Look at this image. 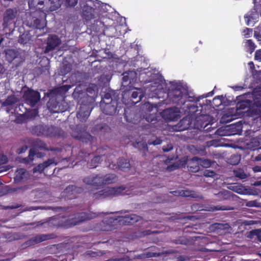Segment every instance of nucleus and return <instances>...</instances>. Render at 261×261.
I'll return each mask as SVG.
<instances>
[{"instance_id":"obj_30","label":"nucleus","mask_w":261,"mask_h":261,"mask_svg":"<svg viewBox=\"0 0 261 261\" xmlns=\"http://www.w3.org/2000/svg\"><path fill=\"white\" fill-rule=\"evenodd\" d=\"M164 136L151 135L147 141H148V145H159L162 144L164 140Z\"/></svg>"},{"instance_id":"obj_8","label":"nucleus","mask_w":261,"mask_h":261,"mask_svg":"<svg viewBox=\"0 0 261 261\" xmlns=\"http://www.w3.org/2000/svg\"><path fill=\"white\" fill-rule=\"evenodd\" d=\"M124 109V115L125 120L134 124H139L141 121H143L144 118H141V115L138 112V109L132 106Z\"/></svg>"},{"instance_id":"obj_22","label":"nucleus","mask_w":261,"mask_h":261,"mask_svg":"<svg viewBox=\"0 0 261 261\" xmlns=\"http://www.w3.org/2000/svg\"><path fill=\"white\" fill-rule=\"evenodd\" d=\"M17 15V10L16 8H9L7 9L4 15V27H7L9 25V21L14 20L16 18Z\"/></svg>"},{"instance_id":"obj_32","label":"nucleus","mask_w":261,"mask_h":261,"mask_svg":"<svg viewBox=\"0 0 261 261\" xmlns=\"http://www.w3.org/2000/svg\"><path fill=\"white\" fill-rule=\"evenodd\" d=\"M32 148H36L37 150L39 149L41 150H55L54 149L51 148H48L47 145L43 141L38 140V139L34 143V147Z\"/></svg>"},{"instance_id":"obj_24","label":"nucleus","mask_w":261,"mask_h":261,"mask_svg":"<svg viewBox=\"0 0 261 261\" xmlns=\"http://www.w3.org/2000/svg\"><path fill=\"white\" fill-rule=\"evenodd\" d=\"M82 17L87 21L95 18V9L92 7L85 5L83 8Z\"/></svg>"},{"instance_id":"obj_28","label":"nucleus","mask_w":261,"mask_h":261,"mask_svg":"<svg viewBox=\"0 0 261 261\" xmlns=\"http://www.w3.org/2000/svg\"><path fill=\"white\" fill-rule=\"evenodd\" d=\"M101 179L103 186L116 182L118 180V177L114 173H108L101 176Z\"/></svg>"},{"instance_id":"obj_20","label":"nucleus","mask_w":261,"mask_h":261,"mask_svg":"<svg viewBox=\"0 0 261 261\" xmlns=\"http://www.w3.org/2000/svg\"><path fill=\"white\" fill-rule=\"evenodd\" d=\"M132 142V145L134 148L138 149L140 152H142L144 155H145L146 153L148 151V147L147 142L144 139H137L135 141H131Z\"/></svg>"},{"instance_id":"obj_35","label":"nucleus","mask_w":261,"mask_h":261,"mask_svg":"<svg viewBox=\"0 0 261 261\" xmlns=\"http://www.w3.org/2000/svg\"><path fill=\"white\" fill-rule=\"evenodd\" d=\"M34 156H35V153H34L33 150H30L29 156L20 158L19 162L26 165H30L33 162Z\"/></svg>"},{"instance_id":"obj_27","label":"nucleus","mask_w":261,"mask_h":261,"mask_svg":"<svg viewBox=\"0 0 261 261\" xmlns=\"http://www.w3.org/2000/svg\"><path fill=\"white\" fill-rule=\"evenodd\" d=\"M188 170L192 173H197L200 170V165L198 162V157L194 156L189 161L188 164Z\"/></svg>"},{"instance_id":"obj_39","label":"nucleus","mask_w":261,"mask_h":261,"mask_svg":"<svg viewBox=\"0 0 261 261\" xmlns=\"http://www.w3.org/2000/svg\"><path fill=\"white\" fill-rule=\"evenodd\" d=\"M110 127L106 123H98V120L95 123V129L94 130H109Z\"/></svg>"},{"instance_id":"obj_59","label":"nucleus","mask_w":261,"mask_h":261,"mask_svg":"<svg viewBox=\"0 0 261 261\" xmlns=\"http://www.w3.org/2000/svg\"><path fill=\"white\" fill-rule=\"evenodd\" d=\"M8 162V158L6 155L0 154V166L5 164Z\"/></svg>"},{"instance_id":"obj_5","label":"nucleus","mask_w":261,"mask_h":261,"mask_svg":"<svg viewBox=\"0 0 261 261\" xmlns=\"http://www.w3.org/2000/svg\"><path fill=\"white\" fill-rule=\"evenodd\" d=\"M143 96L142 89L133 87L128 90L126 89L124 90L122 101L125 106H134L141 101Z\"/></svg>"},{"instance_id":"obj_16","label":"nucleus","mask_w":261,"mask_h":261,"mask_svg":"<svg viewBox=\"0 0 261 261\" xmlns=\"http://www.w3.org/2000/svg\"><path fill=\"white\" fill-rule=\"evenodd\" d=\"M117 105V100H114L110 103H100V108L103 114L113 115L116 112Z\"/></svg>"},{"instance_id":"obj_38","label":"nucleus","mask_w":261,"mask_h":261,"mask_svg":"<svg viewBox=\"0 0 261 261\" xmlns=\"http://www.w3.org/2000/svg\"><path fill=\"white\" fill-rule=\"evenodd\" d=\"M31 40V36L29 33H24L19 37L18 42L22 44L28 43Z\"/></svg>"},{"instance_id":"obj_23","label":"nucleus","mask_w":261,"mask_h":261,"mask_svg":"<svg viewBox=\"0 0 261 261\" xmlns=\"http://www.w3.org/2000/svg\"><path fill=\"white\" fill-rule=\"evenodd\" d=\"M29 178V173L24 168H19L15 171L14 181L19 183L25 181Z\"/></svg>"},{"instance_id":"obj_46","label":"nucleus","mask_w":261,"mask_h":261,"mask_svg":"<svg viewBox=\"0 0 261 261\" xmlns=\"http://www.w3.org/2000/svg\"><path fill=\"white\" fill-rule=\"evenodd\" d=\"M233 209L231 207L227 205H217L212 207L213 211H229Z\"/></svg>"},{"instance_id":"obj_31","label":"nucleus","mask_w":261,"mask_h":261,"mask_svg":"<svg viewBox=\"0 0 261 261\" xmlns=\"http://www.w3.org/2000/svg\"><path fill=\"white\" fill-rule=\"evenodd\" d=\"M244 46L247 53L251 54L255 48L256 45L252 39H247L244 41Z\"/></svg>"},{"instance_id":"obj_63","label":"nucleus","mask_w":261,"mask_h":261,"mask_svg":"<svg viewBox=\"0 0 261 261\" xmlns=\"http://www.w3.org/2000/svg\"><path fill=\"white\" fill-rule=\"evenodd\" d=\"M213 103L216 106L218 107L222 103L221 100L219 98L215 97L213 100Z\"/></svg>"},{"instance_id":"obj_37","label":"nucleus","mask_w":261,"mask_h":261,"mask_svg":"<svg viewBox=\"0 0 261 261\" xmlns=\"http://www.w3.org/2000/svg\"><path fill=\"white\" fill-rule=\"evenodd\" d=\"M215 196L218 198V201H222L224 200L229 199L230 198V192L227 190H224L215 194Z\"/></svg>"},{"instance_id":"obj_53","label":"nucleus","mask_w":261,"mask_h":261,"mask_svg":"<svg viewBox=\"0 0 261 261\" xmlns=\"http://www.w3.org/2000/svg\"><path fill=\"white\" fill-rule=\"evenodd\" d=\"M90 153L85 152L84 150H81L79 153V157L81 158V161H86V158L89 157Z\"/></svg>"},{"instance_id":"obj_44","label":"nucleus","mask_w":261,"mask_h":261,"mask_svg":"<svg viewBox=\"0 0 261 261\" xmlns=\"http://www.w3.org/2000/svg\"><path fill=\"white\" fill-rule=\"evenodd\" d=\"M242 132H215V134L221 136H231L236 134L241 135L242 134Z\"/></svg>"},{"instance_id":"obj_48","label":"nucleus","mask_w":261,"mask_h":261,"mask_svg":"<svg viewBox=\"0 0 261 261\" xmlns=\"http://www.w3.org/2000/svg\"><path fill=\"white\" fill-rule=\"evenodd\" d=\"M191 208L193 213H195L198 211L203 210V206L198 203L193 204V205H191Z\"/></svg>"},{"instance_id":"obj_54","label":"nucleus","mask_w":261,"mask_h":261,"mask_svg":"<svg viewBox=\"0 0 261 261\" xmlns=\"http://www.w3.org/2000/svg\"><path fill=\"white\" fill-rule=\"evenodd\" d=\"M173 149V145L172 144H168L166 145H164L162 147V150L164 152H167L169 151L172 150Z\"/></svg>"},{"instance_id":"obj_18","label":"nucleus","mask_w":261,"mask_h":261,"mask_svg":"<svg viewBox=\"0 0 261 261\" xmlns=\"http://www.w3.org/2000/svg\"><path fill=\"white\" fill-rule=\"evenodd\" d=\"M61 43V40L56 35H49L47 38V46L45 53H47L55 49Z\"/></svg>"},{"instance_id":"obj_3","label":"nucleus","mask_w":261,"mask_h":261,"mask_svg":"<svg viewBox=\"0 0 261 261\" xmlns=\"http://www.w3.org/2000/svg\"><path fill=\"white\" fill-rule=\"evenodd\" d=\"M59 219V227L69 228L77 225L81 222H85L95 217V214L91 213L81 212L74 215L73 217L57 216Z\"/></svg>"},{"instance_id":"obj_12","label":"nucleus","mask_w":261,"mask_h":261,"mask_svg":"<svg viewBox=\"0 0 261 261\" xmlns=\"http://www.w3.org/2000/svg\"><path fill=\"white\" fill-rule=\"evenodd\" d=\"M119 225L116 217H108L105 218L98 224V228L102 231H111L116 229Z\"/></svg>"},{"instance_id":"obj_41","label":"nucleus","mask_w":261,"mask_h":261,"mask_svg":"<svg viewBox=\"0 0 261 261\" xmlns=\"http://www.w3.org/2000/svg\"><path fill=\"white\" fill-rule=\"evenodd\" d=\"M114 100H117L115 98L112 97V94L110 92L106 93L102 97L100 103H110Z\"/></svg>"},{"instance_id":"obj_62","label":"nucleus","mask_w":261,"mask_h":261,"mask_svg":"<svg viewBox=\"0 0 261 261\" xmlns=\"http://www.w3.org/2000/svg\"><path fill=\"white\" fill-rule=\"evenodd\" d=\"M28 149V146L26 145L22 146L16 150L18 154H21L24 152Z\"/></svg>"},{"instance_id":"obj_60","label":"nucleus","mask_w":261,"mask_h":261,"mask_svg":"<svg viewBox=\"0 0 261 261\" xmlns=\"http://www.w3.org/2000/svg\"><path fill=\"white\" fill-rule=\"evenodd\" d=\"M99 253H100V252H94L91 250L87 251L86 252V254L90 257H96L99 255Z\"/></svg>"},{"instance_id":"obj_7","label":"nucleus","mask_w":261,"mask_h":261,"mask_svg":"<svg viewBox=\"0 0 261 261\" xmlns=\"http://www.w3.org/2000/svg\"><path fill=\"white\" fill-rule=\"evenodd\" d=\"M250 114L261 119V88H255L251 93Z\"/></svg>"},{"instance_id":"obj_50","label":"nucleus","mask_w":261,"mask_h":261,"mask_svg":"<svg viewBox=\"0 0 261 261\" xmlns=\"http://www.w3.org/2000/svg\"><path fill=\"white\" fill-rule=\"evenodd\" d=\"M145 256L146 258H149L151 257H156L161 256L162 254V253H157V252H145Z\"/></svg>"},{"instance_id":"obj_52","label":"nucleus","mask_w":261,"mask_h":261,"mask_svg":"<svg viewBox=\"0 0 261 261\" xmlns=\"http://www.w3.org/2000/svg\"><path fill=\"white\" fill-rule=\"evenodd\" d=\"M254 37L257 41L261 43V28H257L255 29Z\"/></svg>"},{"instance_id":"obj_25","label":"nucleus","mask_w":261,"mask_h":261,"mask_svg":"<svg viewBox=\"0 0 261 261\" xmlns=\"http://www.w3.org/2000/svg\"><path fill=\"white\" fill-rule=\"evenodd\" d=\"M137 80V73L133 71H128L123 74L122 85L126 86L125 84L128 82V84H131Z\"/></svg>"},{"instance_id":"obj_40","label":"nucleus","mask_w":261,"mask_h":261,"mask_svg":"<svg viewBox=\"0 0 261 261\" xmlns=\"http://www.w3.org/2000/svg\"><path fill=\"white\" fill-rule=\"evenodd\" d=\"M172 242L175 244H180L188 245L190 243V241L184 236L176 238Z\"/></svg>"},{"instance_id":"obj_33","label":"nucleus","mask_w":261,"mask_h":261,"mask_svg":"<svg viewBox=\"0 0 261 261\" xmlns=\"http://www.w3.org/2000/svg\"><path fill=\"white\" fill-rule=\"evenodd\" d=\"M18 101L17 97L14 95L11 94L8 96L5 101L2 102V107H9L12 106Z\"/></svg>"},{"instance_id":"obj_17","label":"nucleus","mask_w":261,"mask_h":261,"mask_svg":"<svg viewBox=\"0 0 261 261\" xmlns=\"http://www.w3.org/2000/svg\"><path fill=\"white\" fill-rule=\"evenodd\" d=\"M83 181L86 185L98 188L103 186L101 176L100 174L87 176L83 178Z\"/></svg>"},{"instance_id":"obj_42","label":"nucleus","mask_w":261,"mask_h":261,"mask_svg":"<svg viewBox=\"0 0 261 261\" xmlns=\"http://www.w3.org/2000/svg\"><path fill=\"white\" fill-rule=\"evenodd\" d=\"M37 130H60L58 128L51 126L49 127L48 126L46 125L44 123H40L36 127Z\"/></svg>"},{"instance_id":"obj_15","label":"nucleus","mask_w":261,"mask_h":261,"mask_svg":"<svg viewBox=\"0 0 261 261\" xmlns=\"http://www.w3.org/2000/svg\"><path fill=\"white\" fill-rule=\"evenodd\" d=\"M119 225H133L136 222L139 221L140 217L136 214H130L123 216H117L116 217Z\"/></svg>"},{"instance_id":"obj_55","label":"nucleus","mask_w":261,"mask_h":261,"mask_svg":"<svg viewBox=\"0 0 261 261\" xmlns=\"http://www.w3.org/2000/svg\"><path fill=\"white\" fill-rule=\"evenodd\" d=\"M245 21L247 25H249L253 23L254 21L251 15H246L245 17Z\"/></svg>"},{"instance_id":"obj_4","label":"nucleus","mask_w":261,"mask_h":261,"mask_svg":"<svg viewBox=\"0 0 261 261\" xmlns=\"http://www.w3.org/2000/svg\"><path fill=\"white\" fill-rule=\"evenodd\" d=\"M129 194L130 193L126 190V188L124 186L108 187L93 194L92 198L95 199H104Z\"/></svg>"},{"instance_id":"obj_57","label":"nucleus","mask_w":261,"mask_h":261,"mask_svg":"<svg viewBox=\"0 0 261 261\" xmlns=\"http://www.w3.org/2000/svg\"><path fill=\"white\" fill-rule=\"evenodd\" d=\"M254 60L261 62V49H257L254 54Z\"/></svg>"},{"instance_id":"obj_47","label":"nucleus","mask_w":261,"mask_h":261,"mask_svg":"<svg viewBox=\"0 0 261 261\" xmlns=\"http://www.w3.org/2000/svg\"><path fill=\"white\" fill-rule=\"evenodd\" d=\"M180 165L178 162H175L172 165H170L167 167V171L168 172H172L180 168Z\"/></svg>"},{"instance_id":"obj_49","label":"nucleus","mask_w":261,"mask_h":261,"mask_svg":"<svg viewBox=\"0 0 261 261\" xmlns=\"http://www.w3.org/2000/svg\"><path fill=\"white\" fill-rule=\"evenodd\" d=\"M251 236H256L259 242L261 243V231L259 229L252 230L250 231Z\"/></svg>"},{"instance_id":"obj_26","label":"nucleus","mask_w":261,"mask_h":261,"mask_svg":"<svg viewBox=\"0 0 261 261\" xmlns=\"http://www.w3.org/2000/svg\"><path fill=\"white\" fill-rule=\"evenodd\" d=\"M77 135L74 136V138L78 140L85 143L91 142L95 139L88 132H76Z\"/></svg>"},{"instance_id":"obj_43","label":"nucleus","mask_w":261,"mask_h":261,"mask_svg":"<svg viewBox=\"0 0 261 261\" xmlns=\"http://www.w3.org/2000/svg\"><path fill=\"white\" fill-rule=\"evenodd\" d=\"M198 162L200 165V166H201L203 168H208L211 166L213 162L208 159H202L201 158H198Z\"/></svg>"},{"instance_id":"obj_19","label":"nucleus","mask_w":261,"mask_h":261,"mask_svg":"<svg viewBox=\"0 0 261 261\" xmlns=\"http://www.w3.org/2000/svg\"><path fill=\"white\" fill-rule=\"evenodd\" d=\"M171 193L175 195H178L182 197L203 199V196L202 195H200L198 193L191 190H181L178 191H174L171 192Z\"/></svg>"},{"instance_id":"obj_9","label":"nucleus","mask_w":261,"mask_h":261,"mask_svg":"<svg viewBox=\"0 0 261 261\" xmlns=\"http://www.w3.org/2000/svg\"><path fill=\"white\" fill-rule=\"evenodd\" d=\"M40 93L38 91L31 89L24 91L22 95V98L25 103L32 107H34L40 101Z\"/></svg>"},{"instance_id":"obj_11","label":"nucleus","mask_w":261,"mask_h":261,"mask_svg":"<svg viewBox=\"0 0 261 261\" xmlns=\"http://www.w3.org/2000/svg\"><path fill=\"white\" fill-rule=\"evenodd\" d=\"M57 237L55 233L43 234L33 237L24 243L23 245L25 247H30L35 245L38 243H41L43 241L55 239Z\"/></svg>"},{"instance_id":"obj_6","label":"nucleus","mask_w":261,"mask_h":261,"mask_svg":"<svg viewBox=\"0 0 261 261\" xmlns=\"http://www.w3.org/2000/svg\"><path fill=\"white\" fill-rule=\"evenodd\" d=\"M97 152L99 155L94 156L90 162H88V166L90 168H95L98 167L104 159L105 162H108L110 164V162L114 157V155L110 153V149L108 146L103 147L99 148L97 149Z\"/></svg>"},{"instance_id":"obj_14","label":"nucleus","mask_w":261,"mask_h":261,"mask_svg":"<svg viewBox=\"0 0 261 261\" xmlns=\"http://www.w3.org/2000/svg\"><path fill=\"white\" fill-rule=\"evenodd\" d=\"M91 111L89 104L81 103L76 115L77 119L82 123H85L90 115Z\"/></svg>"},{"instance_id":"obj_21","label":"nucleus","mask_w":261,"mask_h":261,"mask_svg":"<svg viewBox=\"0 0 261 261\" xmlns=\"http://www.w3.org/2000/svg\"><path fill=\"white\" fill-rule=\"evenodd\" d=\"M57 163L55 159H49L47 161L43 162L42 163L39 164L33 168L34 173H42L44 171V169L48 167L55 166Z\"/></svg>"},{"instance_id":"obj_2","label":"nucleus","mask_w":261,"mask_h":261,"mask_svg":"<svg viewBox=\"0 0 261 261\" xmlns=\"http://www.w3.org/2000/svg\"><path fill=\"white\" fill-rule=\"evenodd\" d=\"M31 4L29 1V5L31 11L26 13V17L23 23L30 28L36 29L37 37L44 36L49 32L48 28L46 27V14L42 10L43 8L32 9Z\"/></svg>"},{"instance_id":"obj_36","label":"nucleus","mask_w":261,"mask_h":261,"mask_svg":"<svg viewBox=\"0 0 261 261\" xmlns=\"http://www.w3.org/2000/svg\"><path fill=\"white\" fill-rule=\"evenodd\" d=\"M233 175L235 177L241 179H244L248 177L247 174L245 172L243 169L238 168L233 170Z\"/></svg>"},{"instance_id":"obj_56","label":"nucleus","mask_w":261,"mask_h":261,"mask_svg":"<svg viewBox=\"0 0 261 261\" xmlns=\"http://www.w3.org/2000/svg\"><path fill=\"white\" fill-rule=\"evenodd\" d=\"M252 34V29L246 28L244 31V36L246 38H248L251 36Z\"/></svg>"},{"instance_id":"obj_64","label":"nucleus","mask_w":261,"mask_h":261,"mask_svg":"<svg viewBox=\"0 0 261 261\" xmlns=\"http://www.w3.org/2000/svg\"><path fill=\"white\" fill-rule=\"evenodd\" d=\"M105 261H128V259L126 257H122L118 258L109 259Z\"/></svg>"},{"instance_id":"obj_34","label":"nucleus","mask_w":261,"mask_h":261,"mask_svg":"<svg viewBox=\"0 0 261 261\" xmlns=\"http://www.w3.org/2000/svg\"><path fill=\"white\" fill-rule=\"evenodd\" d=\"M142 118H144L143 121H144L145 120L149 123L148 124L145 126L144 128L146 129H150L151 128V125H154L157 121L156 116L153 114H149L146 116L145 118L143 117Z\"/></svg>"},{"instance_id":"obj_58","label":"nucleus","mask_w":261,"mask_h":261,"mask_svg":"<svg viewBox=\"0 0 261 261\" xmlns=\"http://www.w3.org/2000/svg\"><path fill=\"white\" fill-rule=\"evenodd\" d=\"M77 3V0H65V4L68 7H74Z\"/></svg>"},{"instance_id":"obj_51","label":"nucleus","mask_w":261,"mask_h":261,"mask_svg":"<svg viewBox=\"0 0 261 261\" xmlns=\"http://www.w3.org/2000/svg\"><path fill=\"white\" fill-rule=\"evenodd\" d=\"M83 86L81 85H79L77 86L73 91V95L74 96H80L81 94H82L83 93Z\"/></svg>"},{"instance_id":"obj_61","label":"nucleus","mask_w":261,"mask_h":261,"mask_svg":"<svg viewBox=\"0 0 261 261\" xmlns=\"http://www.w3.org/2000/svg\"><path fill=\"white\" fill-rule=\"evenodd\" d=\"M30 150H33L34 153H35V155H36L37 158H42L45 155L44 153L39 152L38 150L36 148H31Z\"/></svg>"},{"instance_id":"obj_45","label":"nucleus","mask_w":261,"mask_h":261,"mask_svg":"<svg viewBox=\"0 0 261 261\" xmlns=\"http://www.w3.org/2000/svg\"><path fill=\"white\" fill-rule=\"evenodd\" d=\"M59 219L57 216L52 217L48 222L49 226L56 228H59Z\"/></svg>"},{"instance_id":"obj_1","label":"nucleus","mask_w":261,"mask_h":261,"mask_svg":"<svg viewBox=\"0 0 261 261\" xmlns=\"http://www.w3.org/2000/svg\"><path fill=\"white\" fill-rule=\"evenodd\" d=\"M204 97L190 95L181 86L173 85L168 89L167 100L169 103L176 104L174 107L165 109L162 113V117L167 121H177L180 117V110L187 116L196 118L206 115L203 112L205 105L197 106V103Z\"/></svg>"},{"instance_id":"obj_13","label":"nucleus","mask_w":261,"mask_h":261,"mask_svg":"<svg viewBox=\"0 0 261 261\" xmlns=\"http://www.w3.org/2000/svg\"><path fill=\"white\" fill-rule=\"evenodd\" d=\"M109 167L114 170H120L122 171H126L130 168V162L124 158H120L116 164L113 162H110Z\"/></svg>"},{"instance_id":"obj_29","label":"nucleus","mask_w":261,"mask_h":261,"mask_svg":"<svg viewBox=\"0 0 261 261\" xmlns=\"http://www.w3.org/2000/svg\"><path fill=\"white\" fill-rule=\"evenodd\" d=\"M251 101L249 99H245L238 102L236 108L237 110H244V112L249 111L250 113Z\"/></svg>"},{"instance_id":"obj_10","label":"nucleus","mask_w":261,"mask_h":261,"mask_svg":"<svg viewBox=\"0 0 261 261\" xmlns=\"http://www.w3.org/2000/svg\"><path fill=\"white\" fill-rule=\"evenodd\" d=\"M84 192V189L75 185H68L63 191L62 196L66 199H74L77 197L78 195Z\"/></svg>"}]
</instances>
